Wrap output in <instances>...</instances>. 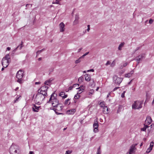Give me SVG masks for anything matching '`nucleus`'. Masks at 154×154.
<instances>
[{"mask_svg": "<svg viewBox=\"0 0 154 154\" xmlns=\"http://www.w3.org/2000/svg\"><path fill=\"white\" fill-rule=\"evenodd\" d=\"M90 81L89 86L92 87H94L95 86V83L93 79H91Z\"/></svg>", "mask_w": 154, "mask_h": 154, "instance_id": "22", "label": "nucleus"}, {"mask_svg": "<svg viewBox=\"0 0 154 154\" xmlns=\"http://www.w3.org/2000/svg\"><path fill=\"white\" fill-rule=\"evenodd\" d=\"M133 80V79H131V81L129 82H128V85H130L131 84V82H132V81Z\"/></svg>", "mask_w": 154, "mask_h": 154, "instance_id": "64", "label": "nucleus"}, {"mask_svg": "<svg viewBox=\"0 0 154 154\" xmlns=\"http://www.w3.org/2000/svg\"><path fill=\"white\" fill-rule=\"evenodd\" d=\"M73 88V86H70L69 88V90H71Z\"/></svg>", "mask_w": 154, "mask_h": 154, "instance_id": "59", "label": "nucleus"}, {"mask_svg": "<svg viewBox=\"0 0 154 154\" xmlns=\"http://www.w3.org/2000/svg\"><path fill=\"white\" fill-rule=\"evenodd\" d=\"M88 29H87V30L88 32H89L90 30V25H88L87 26Z\"/></svg>", "mask_w": 154, "mask_h": 154, "instance_id": "52", "label": "nucleus"}, {"mask_svg": "<svg viewBox=\"0 0 154 154\" xmlns=\"http://www.w3.org/2000/svg\"><path fill=\"white\" fill-rule=\"evenodd\" d=\"M94 93V90L93 89L90 90V91L89 92L88 94L89 95H92L93 93Z\"/></svg>", "mask_w": 154, "mask_h": 154, "instance_id": "37", "label": "nucleus"}, {"mask_svg": "<svg viewBox=\"0 0 154 154\" xmlns=\"http://www.w3.org/2000/svg\"><path fill=\"white\" fill-rule=\"evenodd\" d=\"M67 97V95L66 94V95H64V96H62V98H63V99H64L66 97Z\"/></svg>", "mask_w": 154, "mask_h": 154, "instance_id": "56", "label": "nucleus"}, {"mask_svg": "<svg viewBox=\"0 0 154 154\" xmlns=\"http://www.w3.org/2000/svg\"><path fill=\"white\" fill-rule=\"evenodd\" d=\"M94 69H90V70H88L87 71L88 72H89V71H91V72H94Z\"/></svg>", "mask_w": 154, "mask_h": 154, "instance_id": "57", "label": "nucleus"}, {"mask_svg": "<svg viewBox=\"0 0 154 154\" xmlns=\"http://www.w3.org/2000/svg\"><path fill=\"white\" fill-rule=\"evenodd\" d=\"M115 60H114L113 61L112 63L111 64V67H113L115 65Z\"/></svg>", "mask_w": 154, "mask_h": 154, "instance_id": "40", "label": "nucleus"}, {"mask_svg": "<svg viewBox=\"0 0 154 154\" xmlns=\"http://www.w3.org/2000/svg\"><path fill=\"white\" fill-rule=\"evenodd\" d=\"M89 53V52H86L82 56L80 57V58H83L85 56L88 55Z\"/></svg>", "mask_w": 154, "mask_h": 154, "instance_id": "38", "label": "nucleus"}, {"mask_svg": "<svg viewBox=\"0 0 154 154\" xmlns=\"http://www.w3.org/2000/svg\"><path fill=\"white\" fill-rule=\"evenodd\" d=\"M140 48V47H138L137 48L136 50L134 51V52H135L136 51H137Z\"/></svg>", "mask_w": 154, "mask_h": 154, "instance_id": "60", "label": "nucleus"}, {"mask_svg": "<svg viewBox=\"0 0 154 154\" xmlns=\"http://www.w3.org/2000/svg\"><path fill=\"white\" fill-rule=\"evenodd\" d=\"M150 148L149 147L147 149L146 151V152L148 153H149V152H150L151 150H150Z\"/></svg>", "mask_w": 154, "mask_h": 154, "instance_id": "50", "label": "nucleus"}, {"mask_svg": "<svg viewBox=\"0 0 154 154\" xmlns=\"http://www.w3.org/2000/svg\"><path fill=\"white\" fill-rule=\"evenodd\" d=\"M144 125V127L143 128H141V131H146L147 128L149 127V126L147 125Z\"/></svg>", "mask_w": 154, "mask_h": 154, "instance_id": "27", "label": "nucleus"}, {"mask_svg": "<svg viewBox=\"0 0 154 154\" xmlns=\"http://www.w3.org/2000/svg\"><path fill=\"white\" fill-rule=\"evenodd\" d=\"M32 6V5L31 4H27L26 5V9H27L28 8H31Z\"/></svg>", "mask_w": 154, "mask_h": 154, "instance_id": "36", "label": "nucleus"}, {"mask_svg": "<svg viewBox=\"0 0 154 154\" xmlns=\"http://www.w3.org/2000/svg\"><path fill=\"white\" fill-rule=\"evenodd\" d=\"M134 71L133 70H131L130 72L125 74V77L130 78L134 74Z\"/></svg>", "mask_w": 154, "mask_h": 154, "instance_id": "15", "label": "nucleus"}, {"mask_svg": "<svg viewBox=\"0 0 154 154\" xmlns=\"http://www.w3.org/2000/svg\"><path fill=\"white\" fill-rule=\"evenodd\" d=\"M61 0H56V1L54 2H53V4H60L59 1Z\"/></svg>", "mask_w": 154, "mask_h": 154, "instance_id": "45", "label": "nucleus"}, {"mask_svg": "<svg viewBox=\"0 0 154 154\" xmlns=\"http://www.w3.org/2000/svg\"><path fill=\"white\" fill-rule=\"evenodd\" d=\"M2 59H5L7 60H9L10 59V57L9 54H8L6 55L5 57L3 58Z\"/></svg>", "mask_w": 154, "mask_h": 154, "instance_id": "25", "label": "nucleus"}, {"mask_svg": "<svg viewBox=\"0 0 154 154\" xmlns=\"http://www.w3.org/2000/svg\"><path fill=\"white\" fill-rule=\"evenodd\" d=\"M35 85H39L41 84V82H35Z\"/></svg>", "mask_w": 154, "mask_h": 154, "instance_id": "62", "label": "nucleus"}, {"mask_svg": "<svg viewBox=\"0 0 154 154\" xmlns=\"http://www.w3.org/2000/svg\"><path fill=\"white\" fill-rule=\"evenodd\" d=\"M153 22V20L152 19H150L149 20V23L150 24H152Z\"/></svg>", "mask_w": 154, "mask_h": 154, "instance_id": "49", "label": "nucleus"}, {"mask_svg": "<svg viewBox=\"0 0 154 154\" xmlns=\"http://www.w3.org/2000/svg\"><path fill=\"white\" fill-rule=\"evenodd\" d=\"M48 88V87L46 85H44L41 87L40 89H39L38 90V91H47Z\"/></svg>", "mask_w": 154, "mask_h": 154, "instance_id": "14", "label": "nucleus"}, {"mask_svg": "<svg viewBox=\"0 0 154 154\" xmlns=\"http://www.w3.org/2000/svg\"><path fill=\"white\" fill-rule=\"evenodd\" d=\"M47 94L46 93L43 94L42 93L41 94V93L38 91V93L36 95L35 100L37 103H39L40 101H42L45 99V96H47Z\"/></svg>", "mask_w": 154, "mask_h": 154, "instance_id": "2", "label": "nucleus"}, {"mask_svg": "<svg viewBox=\"0 0 154 154\" xmlns=\"http://www.w3.org/2000/svg\"><path fill=\"white\" fill-rule=\"evenodd\" d=\"M72 151L67 150L66 151L65 154H70L72 153Z\"/></svg>", "mask_w": 154, "mask_h": 154, "instance_id": "44", "label": "nucleus"}, {"mask_svg": "<svg viewBox=\"0 0 154 154\" xmlns=\"http://www.w3.org/2000/svg\"><path fill=\"white\" fill-rule=\"evenodd\" d=\"M125 91H124L123 93H122L121 94V96L123 98L125 97Z\"/></svg>", "mask_w": 154, "mask_h": 154, "instance_id": "48", "label": "nucleus"}, {"mask_svg": "<svg viewBox=\"0 0 154 154\" xmlns=\"http://www.w3.org/2000/svg\"><path fill=\"white\" fill-rule=\"evenodd\" d=\"M2 63L3 67L6 68L9 65V60H6L5 59H2Z\"/></svg>", "mask_w": 154, "mask_h": 154, "instance_id": "9", "label": "nucleus"}, {"mask_svg": "<svg viewBox=\"0 0 154 154\" xmlns=\"http://www.w3.org/2000/svg\"><path fill=\"white\" fill-rule=\"evenodd\" d=\"M57 107L56 108H53L51 109L54 110L55 112L57 114L59 115V114H62V113L58 112L57 111H61L63 109V106H60L59 107H58L57 106V107Z\"/></svg>", "mask_w": 154, "mask_h": 154, "instance_id": "6", "label": "nucleus"}, {"mask_svg": "<svg viewBox=\"0 0 154 154\" xmlns=\"http://www.w3.org/2000/svg\"><path fill=\"white\" fill-rule=\"evenodd\" d=\"M19 97H18L16 99V100H14V103H16L17 101L19 99Z\"/></svg>", "mask_w": 154, "mask_h": 154, "instance_id": "58", "label": "nucleus"}, {"mask_svg": "<svg viewBox=\"0 0 154 154\" xmlns=\"http://www.w3.org/2000/svg\"><path fill=\"white\" fill-rule=\"evenodd\" d=\"M119 88V87H116L113 90V91H114Z\"/></svg>", "mask_w": 154, "mask_h": 154, "instance_id": "54", "label": "nucleus"}, {"mask_svg": "<svg viewBox=\"0 0 154 154\" xmlns=\"http://www.w3.org/2000/svg\"><path fill=\"white\" fill-rule=\"evenodd\" d=\"M54 80V79L53 78H50L48 80H47L44 83V84L45 85H51V82H52Z\"/></svg>", "mask_w": 154, "mask_h": 154, "instance_id": "13", "label": "nucleus"}, {"mask_svg": "<svg viewBox=\"0 0 154 154\" xmlns=\"http://www.w3.org/2000/svg\"><path fill=\"white\" fill-rule=\"evenodd\" d=\"M125 43L124 42H122L119 45L118 47L119 50H121L122 49V48L125 45Z\"/></svg>", "mask_w": 154, "mask_h": 154, "instance_id": "24", "label": "nucleus"}, {"mask_svg": "<svg viewBox=\"0 0 154 154\" xmlns=\"http://www.w3.org/2000/svg\"><path fill=\"white\" fill-rule=\"evenodd\" d=\"M23 72L21 70H20L17 72L16 74V77L17 78H19V79H22L23 76Z\"/></svg>", "mask_w": 154, "mask_h": 154, "instance_id": "7", "label": "nucleus"}, {"mask_svg": "<svg viewBox=\"0 0 154 154\" xmlns=\"http://www.w3.org/2000/svg\"><path fill=\"white\" fill-rule=\"evenodd\" d=\"M80 97V96L79 94H77L74 96V98L75 99H78Z\"/></svg>", "mask_w": 154, "mask_h": 154, "instance_id": "33", "label": "nucleus"}, {"mask_svg": "<svg viewBox=\"0 0 154 154\" xmlns=\"http://www.w3.org/2000/svg\"><path fill=\"white\" fill-rule=\"evenodd\" d=\"M127 64H128V63H124L123 64V66H120V69H122L123 67L126 66L127 65Z\"/></svg>", "mask_w": 154, "mask_h": 154, "instance_id": "42", "label": "nucleus"}, {"mask_svg": "<svg viewBox=\"0 0 154 154\" xmlns=\"http://www.w3.org/2000/svg\"><path fill=\"white\" fill-rule=\"evenodd\" d=\"M39 92L41 93V94L42 93L43 94H44L45 93H46L47 94L46 91H42L41 92L39 91Z\"/></svg>", "mask_w": 154, "mask_h": 154, "instance_id": "55", "label": "nucleus"}, {"mask_svg": "<svg viewBox=\"0 0 154 154\" xmlns=\"http://www.w3.org/2000/svg\"><path fill=\"white\" fill-rule=\"evenodd\" d=\"M82 49V48H81L79 49L77 53H79L81 51Z\"/></svg>", "mask_w": 154, "mask_h": 154, "instance_id": "61", "label": "nucleus"}, {"mask_svg": "<svg viewBox=\"0 0 154 154\" xmlns=\"http://www.w3.org/2000/svg\"><path fill=\"white\" fill-rule=\"evenodd\" d=\"M54 93L51 95V97L48 103H49L50 101H51L52 106L54 107H56L58 105H60V104L59 103L58 100L56 98V96H54Z\"/></svg>", "mask_w": 154, "mask_h": 154, "instance_id": "1", "label": "nucleus"}, {"mask_svg": "<svg viewBox=\"0 0 154 154\" xmlns=\"http://www.w3.org/2000/svg\"><path fill=\"white\" fill-rule=\"evenodd\" d=\"M40 107V106H37L34 104V105L33 107L32 108V110L34 112H38V110L39 109V108Z\"/></svg>", "mask_w": 154, "mask_h": 154, "instance_id": "16", "label": "nucleus"}, {"mask_svg": "<svg viewBox=\"0 0 154 154\" xmlns=\"http://www.w3.org/2000/svg\"><path fill=\"white\" fill-rule=\"evenodd\" d=\"M70 100V99H68L67 100H66L64 104L65 105H69L70 104V103L69 102V101Z\"/></svg>", "mask_w": 154, "mask_h": 154, "instance_id": "29", "label": "nucleus"}, {"mask_svg": "<svg viewBox=\"0 0 154 154\" xmlns=\"http://www.w3.org/2000/svg\"><path fill=\"white\" fill-rule=\"evenodd\" d=\"M143 101L137 100L134 101L132 105V109H139L142 107Z\"/></svg>", "mask_w": 154, "mask_h": 154, "instance_id": "4", "label": "nucleus"}, {"mask_svg": "<svg viewBox=\"0 0 154 154\" xmlns=\"http://www.w3.org/2000/svg\"><path fill=\"white\" fill-rule=\"evenodd\" d=\"M65 94V93L63 92H61L59 94V96H60L62 97L63 96V95Z\"/></svg>", "mask_w": 154, "mask_h": 154, "instance_id": "46", "label": "nucleus"}, {"mask_svg": "<svg viewBox=\"0 0 154 154\" xmlns=\"http://www.w3.org/2000/svg\"><path fill=\"white\" fill-rule=\"evenodd\" d=\"M18 79L17 81V82L19 83L20 84H22L23 82V79H19V78H17Z\"/></svg>", "mask_w": 154, "mask_h": 154, "instance_id": "32", "label": "nucleus"}, {"mask_svg": "<svg viewBox=\"0 0 154 154\" xmlns=\"http://www.w3.org/2000/svg\"><path fill=\"white\" fill-rule=\"evenodd\" d=\"M81 59V58H80V57L77 60H76L75 61V63H80L81 62V60H80Z\"/></svg>", "mask_w": 154, "mask_h": 154, "instance_id": "43", "label": "nucleus"}, {"mask_svg": "<svg viewBox=\"0 0 154 154\" xmlns=\"http://www.w3.org/2000/svg\"><path fill=\"white\" fill-rule=\"evenodd\" d=\"M44 50V49L41 50H40V51H38L37 52H36V54H37V56L41 52H42V51Z\"/></svg>", "mask_w": 154, "mask_h": 154, "instance_id": "39", "label": "nucleus"}, {"mask_svg": "<svg viewBox=\"0 0 154 154\" xmlns=\"http://www.w3.org/2000/svg\"><path fill=\"white\" fill-rule=\"evenodd\" d=\"M143 57V54L140 55L136 57V60L137 62V65L139 63L140 61L141 60Z\"/></svg>", "mask_w": 154, "mask_h": 154, "instance_id": "18", "label": "nucleus"}, {"mask_svg": "<svg viewBox=\"0 0 154 154\" xmlns=\"http://www.w3.org/2000/svg\"><path fill=\"white\" fill-rule=\"evenodd\" d=\"M54 69L52 68H51L50 69L49 71L50 72H52L53 71Z\"/></svg>", "mask_w": 154, "mask_h": 154, "instance_id": "53", "label": "nucleus"}, {"mask_svg": "<svg viewBox=\"0 0 154 154\" xmlns=\"http://www.w3.org/2000/svg\"><path fill=\"white\" fill-rule=\"evenodd\" d=\"M153 145H154V142L152 141L150 143V146L149 147L150 148V150H152V148L153 146Z\"/></svg>", "mask_w": 154, "mask_h": 154, "instance_id": "31", "label": "nucleus"}, {"mask_svg": "<svg viewBox=\"0 0 154 154\" xmlns=\"http://www.w3.org/2000/svg\"><path fill=\"white\" fill-rule=\"evenodd\" d=\"M79 19V15L78 14H76L75 17V20H78Z\"/></svg>", "mask_w": 154, "mask_h": 154, "instance_id": "35", "label": "nucleus"}, {"mask_svg": "<svg viewBox=\"0 0 154 154\" xmlns=\"http://www.w3.org/2000/svg\"><path fill=\"white\" fill-rule=\"evenodd\" d=\"M137 145V143H135L131 145L129 149V154H131L133 152L134 150L136 149L135 146Z\"/></svg>", "mask_w": 154, "mask_h": 154, "instance_id": "10", "label": "nucleus"}, {"mask_svg": "<svg viewBox=\"0 0 154 154\" xmlns=\"http://www.w3.org/2000/svg\"><path fill=\"white\" fill-rule=\"evenodd\" d=\"M10 154H19V148L18 146L12 143L9 149Z\"/></svg>", "mask_w": 154, "mask_h": 154, "instance_id": "3", "label": "nucleus"}, {"mask_svg": "<svg viewBox=\"0 0 154 154\" xmlns=\"http://www.w3.org/2000/svg\"><path fill=\"white\" fill-rule=\"evenodd\" d=\"M83 87H84L83 86H81L79 88H76V89H80L78 91L77 94H81L82 92H83V90H84V89L82 88Z\"/></svg>", "mask_w": 154, "mask_h": 154, "instance_id": "21", "label": "nucleus"}, {"mask_svg": "<svg viewBox=\"0 0 154 154\" xmlns=\"http://www.w3.org/2000/svg\"><path fill=\"white\" fill-rule=\"evenodd\" d=\"M60 31V32H63L65 30V25L64 23H61L59 25Z\"/></svg>", "mask_w": 154, "mask_h": 154, "instance_id": "12", "label": "nucleus"}, {"mask_svg": "<svg viewBox=\"0 0 154 154\" xmlns=\"http://www.w3.org/2000/svg\"><path fill=\"white\" fill-rule=\"evenodd\" d=\"M123 108V106L122 105H119V108L117 111V113H118L121 111V110Z\"/></svg>", "mask_w": 154, "mask_h": 154, "instance_id": "26", "label": "nucleus"}, {"mask_svg": "<svg viewBox=\"0 0 154 154\" xmlns=\"http://www.w3.org/2000/svg\"><path fill=\"white\" fill-rule=\"evenodd\" d=\"M110 64V62L109 61H107V62L106 63L105 65L106 66H107V65H109Z\"/></svg>", "mask_w": 154, "mask_h": 154, "instance_id": "51", "label": "nucleus"}, {"mask_svg": "<svg viewBox=\"0 0 154 154\" xmlns=\"http://www.w3.org/2000/svg\"><path fill=\"white\" fill-rule=\"evenodd\" d=\"M94 128V131L95 133H96L98 131V122L97 121H94V123L93 125Z\"/></svg>", "mask_w": 154, "mask_h": 154, "instance_id": "8", "label": "nucleus"}, {"mask_svg": "<svg viewBox=\"0 0 154 154\" xmlns=\"http://www.w3.org/2000/svg\"><path fill=\"white\" fill-rule=\"evenodd\" d=\"M75 112V109H72L69 110L67 111V113L69 115L73 114Z\"/></svg>", "mask_w": 154, "mask_h": 154, "instance_id": "20", "label": "nucleus"}, {"mask_svg": "<svg viewBox=\"0 0 154 154\" xmlns=\"http://www.w3.org/2000/svg\"><path fill=\"white\" fill-rule=\"evenodd\" d=\"M29 154H34V152H33L30 151L29 152Z\"/></svg>", "mask_w": 154, "mask_h": 154, "instance_id": "63", "label": "nucleus"}, {"mask_svg": "<svg viewBox=\"0 0 154 154\" xmlns=\"http://www.w3.org/2000/svg\"><path fill=\"white\" fill-rule=\"evenodd\" d=\"M103 108V112L104 114H107L108 113V108L107 106L104 107Z\"/></svg>", "mask_w": 154, "mask_h": 154, "instance_id": "23", "label": "nucleus"}, {"mask_svg": "<svg viewBox=\"0 0 154 154\" xmlns=\"http://www.w3.org/2000/svg\"><path fill=\"white\" fill-rule=\"evenodd\" d=\"M79 86V84H75L73 85L72 86L73 88H75L77 87H78Z\"/></svg>", "mask_w": 154, "mask_h": 154, "instance_id": "47", "label": "nucleus"}, {"mask_svg": "<svg viewBox=\"0 0 154 154\" xmlns=\"http://www.w3.org/2000/svg\"><path fill=\"white\" fill-rule=\"evenodd\" d=\"M78 23V21L75 20L73 22V25H76Z\"/></svg>", "mask_w": 154, "mask_h": 154, "instance_id": "41", "label": "nucleus"}, {"mask_svg": "<svg viewBox=\"0 0 154 154\" xmlns=\"http://www.w3.org/2000/svg\"><path fill=\"white\" fill-rule=\"evenodd\" d=\"M23 42H21V44H20L16 48H15L14 49L13 51H12V53L13 54L14 53L16 52V51L17 50V49L19 48L21 50L22 47H23Z\"/></svg>", "mask_w": 154, "mask_h": 154, "instance_id": "17", "label": "nucleus"}, {"mask_svg": "<svg viewBox=\"0 0 154 154\" xmlns=\"http://www.w3.org/2000/svg\"><path fill=\"white\" fill-rule=\"evenodd\" d=\"M101 153V151L100 149V146L98 148L97 154H100Z\"/></svg>", "mask_w": 154, "mask_h": 154, "instance_id": "30", "label": "nucleus"}, {"mask_svg": "<svg viewBox=\"0 0 154 154\" xmlns=\"http://www.w3.org/2000/svg\"><path fill=\"white\" fill-rule=\"evenodd\" d=\"M85 80L87 81H89L91 79V76L90 75L88 74H86L85 75Z\"/></svg>", "mask_w": 154, "mask_h": 154, "instance_id": "19", "label": "nucleus"}, {"mask_svg": "<svg viewBox=\"0 0 154 154\" xmlns=\"http://www.w3.org/2000/svg\"><path fill=\"white\" fill-rule=\"evenodd\" d=\"M84 79V78L82 76L80 77L78 79L79 81L82 82H83Z\"/></svg>", "mask_w": 154, "mask_h": 154, "instance_id": "34", "label": "nucleus"}, {"mask_svg": "<svg viewBox=\"0 0 154 154\" xmlns=\"http://www.w3.org/2000/svg\"><path fill=\"white\" fill-rule=\"evenodd\" d=\"M100 106L101 107L103 108L105 106V103L104 102H101L100 104Z\"/></svg>", "mask_w": 154, "mask_h": 154, "instance_id": "28", "label": "nucleus"}, {"mask_svg": "<svg viewBox=\"0 0 154 154\" xmlns=\"http://www.w3.org/2000/svg\"><path fill=\"white\" fill-rule=\"evenodd\" d=\"M113 82L117 85H119L123 80V78L118 77L116 75H114L112 77Z\"/></svg>", "mask_w": 154, "mask_h": 154, "instance_id": "5", "label": "nucleus"}, {"mask_svg": "<svg viewBox=\"0 0 154 154\" xmlns=\"http://www.w3.org/2000/svg\"><path fill=\"white\" fill-rule=\"evenodd\" d=\"M152 120L150 117L149 116H147L146 119L145 121V123L147 125H149L152 122Z\"/></svg>", "mask_w": 154, "mask_h": 154, "instance_id": "11", "label": "nucleus"}]
</instances>
